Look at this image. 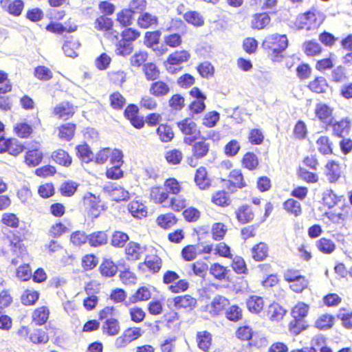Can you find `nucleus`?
Returning a JSON list of instances; mask_svg holds the SVG:
<instances>
[{
	"label": "nucleus",
	"instance_id": "8fccbe9b",
	"mask_svg": "<svg viewBox=\"0 0 352 352\" xmlns=\"http://www.w3.org/2000/svg\"><path fill=\"white\" fill-rule=\"evenodd\" d=\"M196 69L199 75L204 78L212 77L214 74V67L207 61L199 63Z\"/></svg>",
	"mask_w": 352,
	"mask_h": 352
},
{
	"label": "nucleus",
	"instance_id": "4d7b16f0",
	"mask_svg": "<svg viewBox=\"0 0 352 352\" xmlns=\"http://www.w3.org/2000/svg\"><path fill=\"white\" fill-rule=\"evenodd\" d=\"M206 109L205 100H192L188 106L191 116L202 113Z\"/></svg>",
	"mask_w": 352,
	"mask_h": 352
},
{
	"label": "nucleus",
	"instance_id": "a211bd4d",
	"mask_svg": "<svg viewBox=\"0 0 352 352\" xmlns=\"http://www.w3.org/2000/svg\"><path fill=\"white\" fill-rule=\"evenodd\" d=\"M174 306L177 309L184 308L192 311L197 306V300L190 295L178 296L173 298Z\"/></svg>",
	"mask_w": 352,
	"mask_h": 352
},
{
	"label": "nucleus",
	"instance_id": "e433bc0d",
	"mask_svg": "<svg viewBox=\"0 0 352 352\" xmlns=\"http://www.w3.org/2000/svg\"><path fill=\"white\" fill-rule=\"evenodd\" d=\"M161 32L160 30H155L146 32L144 36V44L148 48H152L154 51L156 50L153 47L159 44L160 41Z\"/></svg>",
	"mask_w": 352,
	"mask_h": 352
},
{
	"label": "nucleus",
	"instance_id": "ea45409f",
	"mask_svg": "<svg viewBox=\"0 0 352 352\" xmlns=\"http://www.w3.org/2000/svg\"><path fill=\"white\" fill-rule=\"evenodd\" d=\"M183 43L182 35L178 33H171L164 36V43L172 49L179 47Z\"/></svg>",
	"mask_w": 352,
	"mask_h": 352
},
{
	"label": "nucleus",
	"instance_id": "f8f14e48",
	"mask_svg": "<svg viewBox=\"0 0 352 352\" xmlns=\"http://www.w3.org/2000/svg\"><path fill=\"white\" fill-rule=\"evenodd\" d=\"M0 6L3 10L13 16H19L24 9L23 0H0Z\"/></svg>",
	"mask_w": 352,
	"mask_h": 352
},
{
	"label": "nucleus",
	"instance_id": "a19ab883",
	"mask_svg": "<svg viewBox=\"0 0 352 352\" xmlns=\"http://www.w3.org/2000/svg\"><path fill=\"white\" fill-rule=\"evenodd\" d=\"M139 104L143 109L153 111L158 107V103L151 94H144L140 98Z\"/></svg>",
	"mask_w": 352,
	"mask_h": 352
},
{
	"label": "nucleus",
	"instance_id": "c9c22d12",
	"mask_svg": "<svg viewBox=\"0 0 352 352\" xmlns=\"http://www.w3.org/2000/svg\"><path fill=\"white\" fill-rule=\"evenodd\" d=\"M148 52L145 50H139L135 52L129 59V63L131 67L134 68H139L143 67L148 59Z\"/></svg>",
	"mask_w": 352,
	"mask_h": 352
},
{
	"label": "nucleus",
	"instance_id": "6e6d98bb",
	"mask_svg": "<svg viewBox=\"0 0 352 352\" xmlns=\"http://www.w3.org/2000/svg\"><path fill=\"white\" fill-rule=\"evenodd\" d=\"M263 307V300L259 296H252L247 301V307L252 313H258Z\"/></svg>",
	"mask_w": 352,
	"mask_h": 352
},
{
	"label": "nucleus",
	"instance_id": "c03bdc74",
	"mask_svg": "<svg viewBox=\"0 0 352 352\" xmlns=\"http://www.w3.org/2000/svg\"><path fill=\"white\" fill-rule=\"evenodd\" d=\"M211 340V334L208 331L198 332L197 334L198 346L204 351H207L209 349Z\"/></svg>",
	"mask_w": 352,
	"mask_h": 352
},
{
	"label": "nucleus",
	"instance_id": "37998d69",
	"mask_svg": "<svg viewBox=\"0 0 352 352\" xmlns=\"http://www.w3.org/2000/svg\"><path fill=\"white\" fill-rule=\"evenodd\" d=\"M88 243L92 247L100 246L107 241V234L102 231L94 232L88 235Z\"/></svg>",
	"mask_w": 352,
	"mask_h": 352
},
{
	"label": "nucleus",
	"instance_id": "cd10ccee",
	"mask_svg": "<svg viewBox=\"0 0 352 352\" xmlns=\"http://www.w3.org/2000/svg\"><path fill=\"white\" fill-rule=\"evenodd\" d=\"M80 46V43L78 41H74L73 36L67 38L65 41L62 49L65 56L68 57L75 58L78 56L76 50Z\"/></svg>",
	"mask_w": 352,
	"mask_h": 352
},
{
	"label": "nucleus",
	"instance_id": "052dcab7",
	"mask_svg": "<svg viewBox=\"0 0 352 352\" xmlns=\"http://www.w3.org/2000/svg\"><path fill=\"white\" fill-rule=\"evenodd\" d=\"M129 240V236L126 233L116 231L111 235V245L115 247H123Z\"/></svg>",
	"mask_w": 352,
	"mask_h": 352
},
{
	"label": "nucleus",
	"instance_id": "c756f323",
	"mask_svg": "<svg viewBox=\"0 0 352 352\" xmlns=\"http://www.w3.org/2000/svg\"><path fill=\"white\" fill-rule=\"evenodd\" d=\"M331 82L336 84L342 83L349 79L346 69L342 65H338L331 71Z\"/></svg>",
	"mask_w": 352,
	"mask_h": 352
},
{
	"label": "nucleus",
	"instance_id": "680f3d73",
	"mask_svg": "<svg viewBox=\"0 0 352 352\" xmlns=\"http://www.w3.org/2000/svg\"><path fill=\"white\" fill-rule=\"evenodd\" d=\"M151 298V292L146 287H141L129 298V302L135 303L140 300H146Z\"/></svg>",
	"mask_w": 352,
	"mask_h": 352
},
{
	"label": "nucleus",
	"instance_id": "2f4dec72",
	"mask_svg": "<svg viewBox=\"0 0 352 352\" xmlns=\"http://www.w3.org/2000/svg\"><path fill=\"white\" fill-rule=\"evenodd\" d=\"M95 28L99 31L104 32V36L110 39V17L109 16L101 15L95 21Z\"/></svg>",
	"mask_w": 352,
	"mask_h": 352
},
{
	"label": "nucleus",
	"instance_id": "5fc2aeb1",
	"mask_svg": "<svg viewBox=\"0 0 352 352\" xmlns=\"http://www.w3.org/2000/svg\"><path fill=\"white\" fill-rule=\"evenodd\" d=\"M219 118L220 115L217 111H209L204 116L202 119V124L207 128H212L219 122Z\"/></svg>",
	"mask_w": 352,
	"mask_h": 352
},
{
	"label": "nucleus",
	"instance_id": "a18cd8bd",
	"mask_svg": "<svg viewBox=\"0 0 352 352\" xmlns=\"http://www.w3.org/2000/svg\"><path fill=\"white\" fill-rule=\"evenodd\" d=\"M283 208L287 210V212L294 214L296 217L300 216L302 214L300 204L294 199L286 200L283 203Z\"/></svg>",
	"mask_w": 352,
	"mask_h": 352
},
{
	"label": "nucleus",
	"instance_id": "412c9836",
	"mask_svg": "<svg viewBox=\"0 0 352 352\" xmlns=\"http://www.w3.org/2000/svg\"><path fill=\"white\" fill-rule=\"evenodd\" d=\"M177 126L184 135H192L197 131V124L190 118H186L177 122Z\"/></svg>",
	"mask_w": 352,
	"mask_h": 352
},
{
	"label": "nucleus",
	"instance_id": "a878e982",
	"mask_svg": "<svg viewBox=\"0 0 352 352\" xmlns=\"http://www.w3.org/2000/svg\"><path fill=\"white\" fill-rule=\"evenodd\" d=\"M129 192L121 186L111 183V200L117 203L126 202L129 199Z\"/></svg>",
	"mask_w": 352,
	"mask_h": 352
},
{
	"label": "nucleus",
	"instance_id": "0eeeda50",
	"mask_svg": "<svg viewBox=\"0 0 352 352\" xmlns=\"http://www.w3.org/2000/svg\"><path fill=\"white\" fill-rule=\"evenodd\" d=\"M351 126V118L346 116L341 118L338 120L333 119L329 125H327V127H324V130L327 131L329 129H331L333 136L343 138L350 133Z\"/></svg>",
	"mask_w": 352,
	"mask_h": 352
},
{
	"label": "nucleus",
	"instance_id": "7c9ffc66",
	"mask_svg": "<svg viewBox=\"0 0 352 352\" xmlns=\"http://www.w3.org/2000/svg\"><path fill=\"white\" fill-rule=\"evenodd\" d=\"M195 182L200 189L204 190L210 186V179L207 177V172L204 167H199L195 175Z\"/></svg>",
	"mask_w": 352,
	"mask_h": 352
},
{
	"label": "nucleus",
	"instance_id": "13d9d810",
	"mask_svg": "<svg viewBox=\"0 0 352 352\" xmlns=\"http://www.w3.org/2000/svg\"><path fill=\"white\" fill-rule=\"evenodd\" d=\"M168 106L174 111H181L185 106V99L179 94H173L168 100Z\"/></svg>",
	"mask_w": 352,
	"mask_h": 352
},
{
	"label": "nucleus",
	"instance_id": "7ed1b4c3",
	"mask_svg": "<svg viewBox=\"0 0 352 352\" xmlns=\"http://www.w3.org/2000/svg\"><path fill=\"white\" fill-rule=\"evenodd\" d=\"M141 32L133 28L126 27L120 34L115 36L116 42L115 45V54L119 56H126L133 50V43L140 38Z\"/></svg>",
	"mask_w": 352,
	"mask_h": 352
},
{
	"label": "nucleus",
	"instance_id": "1a4fd4ad",
	"mask_svg": "<svg viewBox=\"0 0 352 352\" xmlns=\"http://www.w3.org/2000/svg\"><path fill=\"white\" fill-rule=\"evenodd\" d=\"M124 116L129 121L131 124L137 129H141L144 126V119L140 115V109L137 104H129L124 109Z\"/></svg>",
	"mask_w": 352,
	"mask_h": 352
},
{
	"label": "nucleus",
	"instance_id": "0e129e2a",
	"mask_svg": "<svg viewBox=\"0 0 352 352\" xmlns=\"http://www.w3.org/2000/svg\"><path fill=\"white\" fill-rule=\"evenodd\" d=\"M296 72L297 77L300 80H305L310 78L312 69L308 63H302L297 66Z\"/></svg>",
	"mask_w": 352,
	"mask_h": 352
},
{
	"label": "nucleus",
	"instance_id": "423d86ee",
	"mask_svg": "<svg viewBox=\"0 0 352 352\" xmlns=\"http://www.w3.org/2000/svg\"><path fill=\"white\" fill-rule=\"evenodd\" d=\"M83 205L88 214L93 219L98 218L102 210L107 209V206L102 201L100 196H96L91 192H87L83 197Z\"/></svg>",
	"mask_w": 352,
	"mask_h": 352
},
{
	"label": "nucleus",
	"instance_id": "f257e3e1",
	"mask_svg": "<svg viewBox=\"0 0 352 352\" xmlns=\"http://www.w3.org/2000/svg\"><path fill=\"white\" fill-rule=\"evenodd\" d=\"M326 19L324 13L316 7H312L298 14L293 22L295 30L300 31L318 30Z\"/></svg>",
	"mask_w": 352,
	"mask_h": 352
},
{
	"label": "nucleus",
	"instance_id": "603ef678",
	"mask_svg": "<svg viewBox=\"0 0 352 352\" xmlns=\"http://www.w3.org/2000/svg\"><path fill=\"white\" fill-rule=\"evenodd\" d=\"M40 294L37 291L26 289L21 297V302L24 305H33L39 298Z\"/></svg>",
	"mask_w": 352,
	"mask_h": 352
},
{
	"label": "nucleus",
	"instance_id": "774afa93",
	"mask_svg": "<svg viewBox=\"0 0 352 352\" xmlns=\"http://www.w3.org/2000/svg\"><path fill=\"white\" fill-rule=\"evenodd\" d=\"M334 318L329 314H324L316 322V327L321 330L330 329L333 324Z\"/></svg>",
	"mask_w": 352,
	"mask_h": 352
},
{
	"label": "nucleus",
	"instance_id": "bf43d9fd",
	"mask_svg": "<svg viewBox=\"0 0 352 352\" xmlns=\"http://www.w3.org/2000/svg\"><path fill=\"white\" fill-rule=\"evenodd\" d=\"M320 42L325 47L331 48L337 41V38L331 32L323 31L318 35Z\"/></svg>",
	"mask_w": 352,
	"mask_h": 352
},
{
	"label": "nucleus",
	"instance_id": "e2e57ef3",
	"mask_svg": "<svg viewBox=\"0 0 352 352\" xmlns=\"http://www.w3.org/2000/svg\"><path fill=\"white\" fill-rule=\"evenodd\" d=\"M34 75L36 78L43 81L50 80L52 78L51 70L44 65H38L35 67Z\"/></svg>",
	"mask_w": 352,
	"mask_h": 352
},
{
	"label": "nucleus",
	"instance_id": "39448f33",
	"mask_svg": "<svg viewBox=\"0 0 352 352\" xmlns=\"http://www.w3.org/2000/svg\"><path fill=\"white\" fill-rule=\"evenodd\" d=\"M191 54L187 50H175L171 52L164 61L163 65L170 74H175L180 72L183 67L190 59Z\"/></svg>",
	"mask_w": 352,
	"mask_h": 352
},
{
	"label": "nucleus",
	"instance_id": "09e8293b",
	"mask_svg": "<svg viewBox=\"0 0 352 352\" xmlns=\"http://www.w3.org/2000/svg\"><path fill=\"white\" fill-rule=\"evenodd\" d=\"M126 104V98L118 91L111 94V108L114 110L122 111Z\"/></svg>",
	"mask_w": 352,
	"mask_h": 352
},
{
	"label": "nucleus",
	"instance_id": "5701e85b",
	"mask_svg": "<svg viewBox=\"0 0 352 352\" xmlns=\"http://www.w3.org/2000/svg\"><path fill=\"white\" fill-rule=\"evenodd\" d=\"M183 17L186 23L196 28L203 26L205 23L204 18L201 13L195 10L187 11Z\"/></svg>",
	"mask_w": 352,
	"mask_h": 352
},
{
	"label": "nucleus",
	"instance_id": "f03ea898",
	"mask_svg": "<svg viewBox=\"0 0 352 352\" xmlns=\"http://www.w3.org/2000/svg\"><path fill=\"white\" fill-rule=\"evenodd\" d=\"M288 43L286 34L274 33L265 36L261 47L272 61L278 62L283 58V52L287 48Z\"/></svg>",
	"mask_w": 352,
	"mask_h": 352
},
{
	"label": "nucleus",
	"instance_id": "3c124183",
	"mask_svg": "<svg viewBox=\"0 0 352 352\" xmlns=\"http://www.w3.org/2000/svg\"><path fill=\"white\" fill-rule=\"evenodd\" d=\"M316 246L321 252L327 254L332 253L336 248L333 241L326 238L319 239L316 242Z\"/></svg>",
	"mask_w": 352,
	"mask_h": 352
},
{
	"label": "nucleus",
	"instance_id": "ddd939ff",
	"mask_svg": "<svg viewBox=\"0 0 352 352\" xmlns=\"http://www.w3.org/2000/svg\"><path fill=\"white\" fill-rule=\"evenodd\" d=\"M271 22L270 14L267 12H256L252 14L250 27L255 30L265 29Z\"/></svg>",
	"mask_w": 352,
	"mask_h": 352
},
{
	"label": "nucleus",
	"instance_id": "6e6552de",
	"mask_svg": "<svg viewBox=\"0 0 352 352\" xmlns=\"http://www.w3.org/2000/svg\"><path fill=\"white\" fill-rule=\"evenodd\" d=\"M25 151V146L16 138H6L4 134L0 135V154H21Z\"/></svg>",
	"mask_w": 352,
	"mask_h": 352
},
{
	"label": "nucleus",
	"instance_id": "c85d7f7f",
	"mask_svg": "<svg viewBox=\"0 0 352 352\" xmlns=\"http://www.w3.org/2000/svg\"><path fill=\"white\" fill-rule=\"evenodd\" d=\"M14 133L21 138H28L33 133L32 126L28 122L16 123L13 127Z\"/></svg>",
	"mask_w": 352,
	"mask_h": 352
},
{
	"label": "nucleus",
	"instance_id": "9d476101",
	"mask_svg": "<svg viewBox=\"0 0 352 352\" xmlns=\"http://www.w3.org/2000/svg\"><path fill=\"white\" fill-rule=\"evenodd\" d=\"M314 114L316 118L323 124L324 128L333 120V108L324 102L317 103L314 109Z\"/></svg>",
	"mask_w": 352,
	"mask_h": 352
},
{
	"label": "nucleus",
	"instance_id": "864d4df0",
	"mask_svg": "<svg viewBox=\"0 0 352 352\" xmlns=\"http://www.w3.org/2000/svg\"><path fill=\"white\" fill-rule=\"evenodd\" d=\"M308 133V130L305 122L299 120L296 122L294 126L293 134L296 139H305Z\"/></svg>",
	"mask_w": 352,
	"mask_h": 352
},
{
	"label": "nucleus",
	"instance_id": "bb28decb",
	"mask_svg": "<svg viewBox=\"0 0 352 352\" xmlns=\"http://www.w3.org/2000/svg\"><path fill=\"white\" fill-rule=\"evenodd\" d=\"M316 145L318 151L322 154H332L333 144L329 137L322 135L316 140Z\"/></svg>",
	"mask_w": 352,
	"mask_h": 352
},
{
	"label": "nucleus",
	"instance_id": "f3484780",
	"mask_svg": "<svg viewBox=\"0 0 352 352\" xmlns=\"http://www.w3.org/2000/svg\"><path fill=\"white\" fill-rule=\"evenodd\" d=\"M73 104L68 101H64L58 104L54 109V113L59 118L67 120L74 114Z\"/></svg>",
	"mask_w": 352,
	"mask_h": 352
},
{
	"label": "nucleus",
	"instance_id": "6ab92c4d",
	"mask_svg": "<svg viewBox=\"0 0 352 352\" xmlns=\"http://www.w3.org/2000/svg\"><path fill=\"white\" fill-rule=\"evenodd\" d=\"M158 24V19L156 16L148 12H142L137 19V25L142 29H148L155 27Z\"/></svg>",
	"mask_w": 352,
	"mask_h": 352
},
{
	"label": "nucleus",
	"instance_id": "de8ad7c7",
	"mask_svg": "<svg viewBox=\"0 0 352 352\" xmlns=\"http://www.w3.org/2000/svg\"><path fill=\"white\" fill-rule=\"evenodd\" d=\"M340 201L339 197L331 189H327L322 193V203L329 208H332Z\"/></svg>",
	"mask_w": 352,
	"mask_h": 352
},
{
	"label": "nucleus",
	"instance_id": "20e7f679",
	"mask_svg": "<svg viewBox=\"0 0 352 352\" xmlns=\"http://www.w3.org/2000/svg\"><path fill=\"white\" fill-rule=\"evenodd\" d=\"M309 307L303 303H298L292 310L293 320L289 322V329L294 335L300 334L308 327L305 317L307 316Z\"/></svg>",
	"mask_w": 352,
	"mask_h": 352
},
{
	"label": "nucleus",
	"instance_id": "473e14b6",
	"mask_svg": "<svg viewBox=\"0 0 352 352\" xmlns=\"http://www.w3.org/2000/svg\"><path fill=\"white\" fill-rule=\"evenodd\" d=\"M116 21L122 27H129L133 24V14L131 10L124 8L117 14Z\"/></svg>",
	"mask_w": 352,
	"mask_h": 352
},
{
	"label": "nucleus",
	"instance_id": "79ce46f5",
	"mask_svg": "<svg viewBox=\"0 0 352 352\" xmlns=\"http://www.w3.org/2000/svg\"><path fill=\"white\" fill-rule=\"evenodd\" d=\"M268 248L266 243H259L252 248L253 258L256 261H263L267 256Z\"/></svg>",
	"mask_w": 352,
	"mask_h": 352
},
{
	"label": "nucleus",
	"instance_id": "dca6fc26",
	"mask_svg": "<svg viewBox=\"0 0 352 352\" xmlns=\"http://www.w3.org/2000/svg\"><path fill=\"white\" fill-rule=\"evenodd\" d=\"M155 133L159 140L164 143L170 142L175 136L173 126L166 122L159 124L155 129Z\"/></svg>",
	"mask_w": 352,
	"mask_h": 352
},
{
	"label": "nucleus",
	"instance_id": "2eb2a0df",
	"mask_svg": "<svg viewBox=\"0 0 352 352\" xmlns=\"http://www.w3.org/2000/svg\"><path fill=\"white\" fill-rule=\"evenodd\" d=\"M170 91V87L164 80H155L149 87V94L156 98H163Z\"/></svg>",
	"mask_w": 352,
	"mask_h": 352
},
{
	"label": "nucleus",
	"instance_id": "338daca9",
	"mask_svg": "<svg viewBox=\"0 0 352 352\" xmlns=\"http://www.w3.org/2000/svg\"><path fill=\"white\" fill-rule=\"evenodd\" d=\"M195 83V77L190 74L186 73L177 79V85L182 89H188Z\"/></svg>",
	"mask_w": 352,
	"mask_h": 352
},
{
	"label": "nucleus",
	"instance_id": "4468645a",
	"mask_svg": "<svg viewBox=\"0 0 352 352\" xmlns=\"http://www.w3.org/2000/svg\"><path fill=\"white\" fill-rule=\"evenodd\" d=\"M329 87V84L327 80L322 76H316L307 85V88L310 91L318 94H325Z\"/></svg>",
	"mask_w": 352,
	"mask_h": 352
},
{
	"label": "nucleus",
	"instance_id": "aec40b11",
	"mask_svg": "<svg viewBox=\"0 0 352 352\" xmlns=\"http://www.w3.org/2000/svg\"><path fill=\"white\" fill-rule=\"evenodd\" d=\"M303 52L308 57L319 56L323 49L321 45L315 40H308L303 43Z\"/></svg>",
	"mask_w": 352,
	"mask_h": 352
},
{
	"label": "nucleus",
	"instance_id": "49530a36",
	"mask_svg": "<svg viewBox=\"0 0 352 352\" xmlns=\"http://www.w3.org/2000/svg\"><path fill=\"white\" fill-rule=\"evenodd\" d=\"M78 186V183L68 180L61 184L59 190L63 196L71 197L76 192Z\"/></svg>",
	"mask_w": 352,
	"mask_h": 352
},
{
	"label": "nucleus",
	"instance_id": "393cba45",
	"mask_svg": "<svg viewBox=\"0 0 352 352\" xmlns=\"http://www.w3.org/2000/svg\"><path fill=\"white\" fill-rule=\"evenodd\" d=\"M143 73L148 81H155L160 76V70L156 64L153 63H146L142 67Z\"/></svg>",
	"mask_w": 352,
	"mask_h": 352
},
{
	"label": "nucleus",
	"instance_id": "f704fd0d",
	"mask_svg": "<svg viewBox=\"0 0 352 352\" xmlns=\"http://www.w3.org/2000/svg\"><path fill=\"white\" fill-rule=\"evenodd\" d=\"M124 155H111V179H118L123 177L124 172L120 168V163H123Z\"/></svg>",
	"mask_w": 352,
	"mask_h": 352
},
{
	"label": "nucleus",
	"instance_id": "b1692460",
	"mask_svg": "<svg viewBox=\"0 0 352 352\" xmlns=\"http://www.w3.org/2000/svg\"><path fill=\"white\" fill-rule=\"evenodd\" d=\"M76 124L73 122H68L61 124L58 128V136L61 140L70 141L75 133Z\"/></svg>",
	"mask_w": 352,
	"mask_h": 352
},
{
	"label": "nucleus",
	"instance_id": "58836bf2",
	"mask_svg": "<svg viewBox=\"0 0 352 352\" xmlns=\"http://www.w3.org/2000/svg\"><path fill=\"white\" fill-rule=\"evenodd\" d=\"M332 56H333V54L331 52L329 57L318 60L315 64L316 69L323 73L327 70L333 69L335 63L333 58L331 57Z\"/></svg>",
	"mask_w": 352,
	"mask_h": 352
},
{
	"label": "nucleus",
	"instance_id": "9b49d317",
	"mask_svg": "<svg viewBox=\"0 0 352 352\" xmlns=\"http://www.w3.org/2000/svg\"><path fill=\"white\" fill-rule=\"evenodd\" d=\"M118 271L120 272V279L124 284L135 283L136 279L135 275L129 271L128 266H126L124 263L115 265L111 261V277L114 276Z\"/></svg>",
	"mask_w": 352,
	"mask_h": 352
},
{
	"label": "nucleus",
	"instance_id": "72a5a7b5",
	"mask_svg": "<svg viewBox=\"0 0 352 352\" xmlns=\"http://www.w3.org/2000/svg\"><path fill=\"white\" fill-rule=\"evenodd\" d=\"M142 265L146 266L150 271L156 273L161 269L162 259L157 255L147 256L144 262L139 265V268Z\"/></svg>",
	"mask_w": 352,
	"mask_h": 352
},
{
	"label": "nucleus",
	"instance_id": "4c0bfd02",
	"mask_svg": "<svg viewBox=\"0 0 352 352\" xmlns=\"http://www.w3.org/2000/svg\"><path fill=\"white\" fill-rule=\"evenodd\" d=\"M50 311L45 306L41 307L32 314V320L36 323V325L44 324L49 318Z\"/></svg>",
	"mask_w": 352,
	"mask_h": 352
},
{
	"label": "nucleus",
	"instance_id": "69168bd1",
	"mask_svg": "<svg viewBox=\"0 0 352 352\" xmlns=\"http://www.w3.org/2000/svg\"><path fill=\"white\" fill-rule=\"evenodd\" d=\"M30 340L34 344L47 343L49 340V336L44 330L37 329L30 334Z\"/></svg>",
	"mask_w": 352,
	"mask_h": 352
},
{
	"label": "nucleus",
	"instance_id": "4be33fe9",
	"mask_svg": "<svg viewBox=\"0 0 352 352\" xmlns=\"http://www.w3.org/2000/svg\"><path fill=\"white\" fill-rule=\"evenodd\" d=\"M236 215L238 221L242 224L252 221L254 217V214L251 207L248 205L240 206L236 211Z\"/></svg>",
	"mask_w": 352,
	"mask_h": 352
}]
</instances>
